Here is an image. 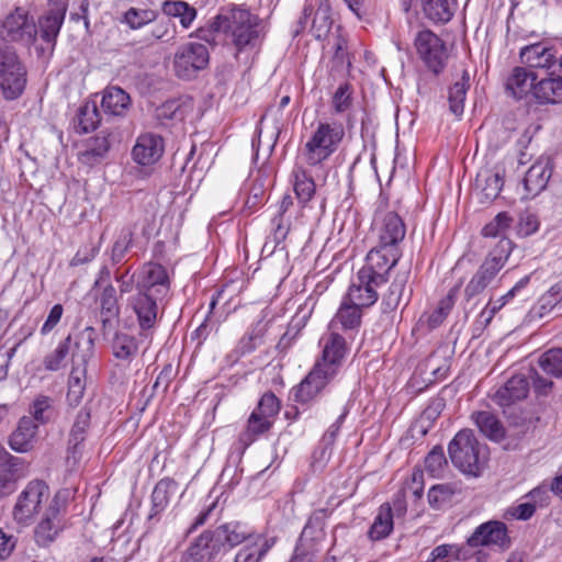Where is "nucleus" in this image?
Segmentation results:
<instances>
[{"instance_id": "0e129e2a", "label": "nucleus", "mask_w": 562, "mask_h": 562, "mask_svg": "<svg viewBox=\"0 0 562 562\" xmlns=\"http://www.w3.org/2000/svg\"><path fill=\"white\" fill-rule=\"evenodd\" d=\"M134 231L127 226L122 228L117 239L111 249V261L113 265L121 263L133 244Z\"/></svg>"}, {"instance_id": "bf43d9fd", "label": "nucleus", "mask_w": 562, "mask_h": 562, "mask_svg": "<svg viewBox=\"0 0 562 562\" xmlns=\"http://www.w3.org/2000/svg\"><path fill=\"white\" fill-rule=\"evenodd\" d=\"M515 297L513 291H508L506 294L502 295L497 300H490L484 308L481 311L476 324L481 326L482 329L486 328L493 317L499 312L507 303H509Z\"/></svg>"}, {"instance_id": "f03ea898", "label": "nucleus", "mask_w": 562, "mask_h": 562, "mask_svg": "<svg viewBox=\"0 0 562 562\" xmlns=\"http://www.w3.org/2000/svg\"><path fill=\"white\" fill-rule=\"evenodd\" d=\"M322 357L318 358V392L329 384L341 371L350 351V345L340 331H327L323 335Z\"/></svg>"}, {"instance_id": "338daca9", "label": "nucleus", "mask_w": 562, "mask_h": 562, "mask_svg": "<svg viewBox=\"0 0 562 562\" xmlns=\"http://www.w3.org/2000/svg\"><path fill=\"white\" fill-rule=\"evenodd\" d=\"M85 370L74 368L68 380L67 401L70 405H78L85 392Z\"/></svg>"}, {"instance_id": "58836bf2", "label": "nucleus", "mask_w": 562, "mask_h": 562, "mask_svg": "<svg viewBox=\"0 0 562 562\" xmlns=\"http://www.w3.org/2000/svg\"><path fill=\"white\" fill-rule=\"evenodd\" d=\"M394 529L392 506L390 503H383L378 508V514L368 530V538L371 541H381L387 538Z\"/></svg>"}, {"instance_id": "4d7b16f0", "label": "nucleus", "mask_w": 562, "mask_h": 562, "mask_svg": "<svg viewBox=\"0 0 562 562\" xmlns=\"http://www.w3.org/2000/svg\"><path fill=\"white\" fill-rule=\"evenodd\" d=\"M425 469L432 477H440L448 468V460L445 454L443 447L436 445L427 453L424 460Z\"/></svg>"}, {"instance_id": "09e8293b", "label": "nucleus", "mask_w": 562, "mask_h": 562, "mask_svg": "<svg viewBox=\"0 0 562 562\" xmlns=\"http://www.w3.org/2000/svg\"><path fill=\"white\" fill-rule=\"evenodd\" d=\"M161 10L167 16L179 18L184 29H189L196 18L195 8L181 0H166L161 4Z\"/></svg>"}, {"instance_id": "c756f323", "label": "nucleus", "mask_w": 562, "mask_h": 562, "mask_svg": "<svg viewBox=\"0 0 562 562\" xmlns=\"http://www.w3.org/2000/svg\"><path fill=\"white\" fill-rule=\"evenodd\" d=\"M520 60L528 68L550 69L557 61L555 50L543 43H536L520 49Z\"/></svg>"}, {"instance_id": "b1692460", "label": "nucleus", "mask_w": 562, "mask_h": 562, "mask_svg": "<svg viewBox=\"0 0 562 562\" xmlns=\"http://www.w3.org/2000/svg\"><path fill=\"white\" fill-rule=\"evenodd\" d=\"M223 554L207 530L195 538L183 552L180 562H218Z\"/></svg>"}, {"instance_id": "e2e57ef3", "label": "nucleus", "mask_w": 562, "mask_h": 562, "mask_svg": "<svg viewBox=\"0 0 562 562\" xmlns=\"http://www.w3.org/2000/svg\"><path fill=\"white\" fill-rule=\"evenodd\" d=\"M157 16V11L151 9L130 8L124 13L122 22L126 23L131 29L137 30L148 23L154 22Z\"/></svg>"}, {"instance_id": "412c9836", "label": "nucleus", "mask_w": 562, "mask_h": 562, "mask_svg": "<svg viewBox=\"0 0 562 562\" xmlns=\"http://www.w3.org/2000/svg\"><path fill=\"white\" fill-rule=\"evenodd\" d=\"M316 397V363L311 368L306 376L290 391V400L295 403L293 407L286 409L284 415L286 419H295L299 415V406L303 409L312 407Z\"/></svg>"}, {"instance_id": "680f3d73", "label": "nucleus", "mask_w": 562, "mask_h": 562, "mask_svg": "<svg viewBox=\"0 0 562 562\" xmlns=\"http://www.w3.org/2000/svg\"><path fill=\"white\" fill-rule=\"evenodd\" d=\"M540 368L554 378H562V348H551L539 358Z\"/></svg>"}, {"instance_id": "c9c22d12", "label": "nucleus", "mask_w": 562, "mask_h": 562, "mask_svg": "<svg viewBox=\"0 0 562 562\" xmlns=\"http://www.w3.org/2000/svg\"><path fill=\"white\" fill-rule=\"evenodd\" d=\"M131 106V97L122 88L109 86L104 89L101 108L105 114L124 116Z\"/></svg>"}, {"instance_id": "39448f33", "label": "nucleus", "mask_w": 562, "mask_h": 562, "mask_svg": "<svg viewBox=\"0 0 562 562\" xmlns=\"http://www.w3.org/2000/svg\"><path fill=\"white\" fill-rule=\"evenodd\" d=\"M306 151L297 157L293 170V188L299 203L304 207L315 195L316 183L314 181L313 167L316 165L314 154L316 151V131L311 133L305 145Z\"/></svg>"}, {"instance_id": "a18cd8bd", "label": "nucleus", "mask_w": 562, "mask_h": 562, "mask_svg": "<svg viewBox=\"0 0 562 562\" xmlns=\"http://www.w3.org/2000/svg\"><path fill=\"white\" fill-rule=\"evenodd\" d=\"M293 205L292 196L285 194L280 201L277 213L271 218V238L274 246L285 239L289 232V221L285 218V213Z\"/></svg>"}, {"instance_id": "7ed1b4c3", "label": "nucleus", "mask_w": 562, "mask_h": 562, "mask_svg": "<svg viewBox=\"0 0 562 562\" xmlns=\"http://www.w3.org/2000/svg\"><path fill=\"white\" fill-rule=\"evenodd\" d=\"M512 249V240L509 238H504L499 240L496 247L488 252L464 288V299L467 302H470L472 299L483 293L484 290L494 281L508 260Z\"/></svg>"}, {"instance_id": "79ce46f5", "label": "nucleus", "mask_w": 562, "mask_h": 562, "mask_svg": "<svg viewBox=\"0 0 562 562\" xmlns=\"http://www.w3.org/2000/svg\"><path fill=\"white\" fill-rule=\"evenodd\" d=\"M99 304L102 327L105 330L106 327L111 326L112 322L114 319H117L120 316V305L116 295V290L111 283H108L103 288L99 296Z\"/></svg>"}, {"instance_id": "0eeeda50", "label": "nucleus", "mask_w": 562, "mask_h": 562, "mask_svg": "<svg viewBox=\"0 0 562 562\" xmlns=\"http://www.w3.org/2000/svg\"><path fill=\"white\" fill-rule=\"evenodd\" d=\"M414 45L419 59L435 76L443 72L449 58L446 43L432 31H419Z\"/></svg>"}, {"instance_id": "423d86ee", "label": "nucleus", "mask_w": 562, "mask_h": 562, "mask_svg": "<svg viewBox=\"0 0 562 562\" xmlns=\"http://www.w3.org/2000/svg\"><path fill=\"white\" fill-rule=\"evenodd\" d=\"M225 34H231L238 50L254 47L258 41V18L246 9L233 8L225 10Z\"/></svg>"}, {"instance_id": "aec40b11", "label": "nucleus", "mask_w": 562, "mask_h": 562, "mask_svg": "<svg viewBox=\"0 0 562 562\" xmlns=\"http://www.w3.org/2000/svg\"><path fill=\"white\" fill-rule=\"evenodd\" d=\"M136 290L156 294L158 297H167L170 291V280L166 268L156 262L144 265Z\"/></svg>"}, {"instance_id": "5701e85b", "label": "nucleus", "mask_w": 562, "mask_h": 562, "mask_svg": "<svg viewBox=\"0 0 562 562\" xmlns=\"http://www.w3.org/2000/svg\"><path fill=\"white\" fill-rule=\"evenodd\" d=\"M165 151L164 138L154 133L140 134L132 149L135 162L142 166H149L157 162Z\"/></svg>"}, {"instance_id": "6ab92c4d", "label": "nucleus", "mask_w": 562, "mask_h": 562, "mask_svg": "<svg viewBox=\"0 0 562 562\" xmlns=\"http://www.w3.org/2000/svg\"><path fill=\"white\" fill-rule=\"evenodd\" d=\"M149 338V334L139 329L137 334L126 330H116L111 339L113 357L130 364L139 355L140 347Z\"/></svg>"}, {"instance_id": "37998d69", "label": "nucleus", "mask_w": 562, "mask_h": 562, "mask_svg": "<svg viewBox=\"0 0 562 562\" xmlns=\"http://www.w3.org/2000/svg\"><path fill=\"white\" fill-rule=\"evenodd\" d=\"M272 426V422L252 412L248 417L245 429L238 436L243 449L248 448L258 437L269 432Z\"/></svg>"}, {"instance_id": "4c0bfd02", "label": "nucleus", "mask_w": 562, "mask_h": 562, "mask_svg": "<svg viewBox=\"0 0 562 562\" xmlns=\"http://www.w3.org/2000/svg\"><path fill=\"white\" fill-rule=\"evenodd\" d=\"M471 419L482 435L492 441H501L505 438L506 430L502 422L491 412L479 411L471 414Z\"/></svg>"}, {"instance_id": "ddd939ff", "label": "nucleus", "mask_w": 562, "mask_h": 562, "mask_svg": "<svg viewBox=\"0 0 562 562\" xmlns=\"http://www.w3.org/2000/svg\"><path fill=\"white\" fill-rule=\"evenodd\" d=\"M387 198L380 195L379 206L375 211L374 221L380 222L379 244L395 248L405 237L406 226L402 217L394 211L384 212Z\"/></svg>"}, {"instance_id": "6e6d98bb", "label": "nucleus", "mask_w": 562, "mask_h": 562, "mask_svg": "<svg viewBox=\"0 0 562 562\" xmlns=\"http://www.w3.org/2000/svg\"><path fill=\"white\" fill-rule=\"evenodd\" d=\"M271 546L265 538L247 543L236 553L234 562H261Z\"/></svg>"}, {"instance_id": "e433bc0d", "label": "nucleus", "mask_w": 562, "mask_h": 562, "mask_svg": "<svg viewBox=\"0 0 562 562\" xmlns=\"http://www.w3.org/2000/svg\"><path fill=\"white\" fill-rule=\"evenodd\" d=\"M316 552V529L308 519L299 538L294 554L289 562H314Z\"/></svg>"}, {"instance_id": "052dcab7", "label": "nucleus", "mask_w": 562, "mask_h": 562, "mask_svg": "<svg viewBox=\"0 0 562 562\" xmlns=\"http://www.w3.org/2000/svg\"><path fill=\"white\" fill-rule=\"evenodd\" d=\"M513 222L514 218L508 212H499L491 222L484 225L481 234L484 237H502V240L505 238L504 235L510 228Z\"/></svg>"}, {"instance_id": "603ef678", "label": "nucleus", "mask_w": 562, "mask_h": 562, "mask_svg": "<svg viewBox=\"0 0 562 562\" xmlns=\"http://www.w3.org/2000/svg\"><path fill=\"white\" fill-rule=\"evenodd\" d=\"M407 279L408 272L400 273L394 278L387 292L382 297L381 308L383 313H391L397 308L405 290Z\"/></svg>"}, {"instance_id": "cd10ccee", "label": "nucleus", "mask_w": 562, "mask_h": 562, "mask_svg": "<svg viewBox=\"0 0 562 562\" xmlns=\"http://www.w3.org/2000/svg\"><path fill=\"white\" fill-rule=\"evenodd\" d=\"M38 425L30 416L20 418L16 428L9 437V446L19 453H25L33 449Z\"/></svg>"}, {"instance_id": "c03bdc74", "label": "nucleus", "mask_w": 562, "mask_h": 562, "mask_svg": "<svg viewBox=\"0 0 562 562\" xmlns=\"http://www.w3.org/2000/svg\"><path fill=\"white\" fill-rule=\"evenodd\" d=\"M460 492L456 483L435 484L428 491V504L435 510L443 509L453 503L454 496Z\"/></svg>"}, {"instance_id": "2eb2a0df", "label": "nucleus", "mask_w": 562, "mask_h": 562, "mask_svg": "<svg viewBox=\"0 0 562 562\" xmlns=\"http://www.w3.org/2000/svg\"><path fill=\"white\" fill-rule=\"evenodd\" d=\"M90 424L91 409L85 406L77 413L68 435L66 464L70 469L76 468L82 458Z\"/></svg>"}, {"instance_id": "20e7f679", "label": "nucleus", "mask_w": 562, "mask_h": 562, "mask_svg": "<svg viewBox=\"0 0 562 562\" xmlns=\"http://www.w3.org/2000/svg\"><path fill=\"white\" fill-rule=\"evenodd\" d=\"M26 86V69L15 50L0 41V89L5 100H15Z\"/></svg>"}, {"instance_id": "9b49d317", "label": "nucleus", "mask_w": 562, "mask_h": 562, "mask_svg": "<svg viewBox=\"0 0 562 562\" xmlns=\"http://www.w3.org/2000/svg\"><path fill=\"white\" fill-rule=\"evenodd\" d=\"M207 531L222 553L241 543L247 544L263 539L252 527L241 521H229Z\"/></svg>"}, {"instance_id": "a211bd4d", "label": "nucleus", "mask_w": 562, "mask_h": 562, "mask_svg": "<svg viewBox=\"0 0 562 562\" xmlns=\"http://www.w3.org/2000/svg\"><path fill=\"white\" fill-rule=\"evenodd\" d=\"M323 58H329V72H338L344 70L348 57L347 41L342 35L340 25L329 26L323 37L322 43Z\"/></svg>"}, {"instance_id": "5fc2aeb1", "label": "nucleus", "mask_w": 562, "mask_h": 562, "mask_svg": "<svg viewBox=\"0 0 562 562\" xmlns=\"http://www.w3.org/2000/svg\"><path fill=\"white\" fill-rule=\"evenodd\" d=\"M100 123V113L94 102H86L77 113L76 128L82 134L94 131Z\"/></svg>"}, {"instance_id": "dca6fc26", "label": "nucleus", "mask_w": 562, "mask_h": 562, "mask_svg": "<svg viewBox=\"0 0 562 562\" xmlns=\"http://www.w3.org/2000/svg\"><path fill=\"white\" fill-rule=\"evenodd\" d=\"M400 255L396 248L382 246L369 251L362 270V278H378V282H386L390 270L397 263Z\"/></svg>"}, {"instance_id": "393cba45", "label": "nucleus", "mask_w": 562, "mask_h": 562, "mask_svg": "<svg viewBox=\"0 0 562 562\" xmlns=\"http://www.w3.org/2000/svg\"><path fill=\"white\" fill-rule=\"evenodd\" d=\"M530 382L524 374H515L497 389L492 396L494 403L502 407L510 406L527 397Z\"/></svg>"}, {"instance_id": "f257e3e1", "label": "nucleus", "mask_w": 562, "mask_h": 562, "mask_svg": "<svg viewBox=\"0 0 562 562\" xmlns=\"http://www.w3.org/2000/svg\"><path fill=\"white\" fill-rule=\"evenodd\" d=\"M484 447L471 429L458 431L448 445V454L456 469L467 476L481 475L486 458Z\"/></svg>"}, {"instance_id": "3c124183", "label": "nucleus", "mask_w": 562, "mask_h": 562, "mask_svg": "<svg viewBox=\"0 0 562 562\" xmlns=\"http://www.w3.org/2000/svg\"><path fill=\"white\" fill-rule=\"evenodd\" d=\"M226 13L221 11L216 16L211 19L205 25L199 27L194 32V36L212 46L217 45V36L225 34ZM193 36V34H191Z\"/></svg>"}, {"instance_id": "f8f14e48", "label": "nucleus", "mask_w": 562, "mask_h": 562, "mask_svg": "<svg viewBox=\"0 0 562 562\" xmlns=\"http://www.w3.org/2000/svg\"><path fill=\"white\" fill-rule=\"evenodd\" d=\"M210 53L205 45L188 43L182 45L175 55V71L181 79H192L200 70L206 68Z\"/></svg>"}, {"instance_id": "bb28decb", "label": "nucleus", "mask_w": 562, "mask_h": 562, "mask_svg": "<svg viewBox=\"0 0 562 562\" xmlns=\"http://www.w3.org/2000/svg\"><path fill=\"white\" fill-rule=\"evenodd\" d=\"M344 136L341 123H318V164L338 149Z\"/></svg>"}, {"instance_id": "774afa93", "label": "nucleus", "mask_w": 562, "mask_h": 562, "mask_svg": "<svg viewBox=\"0 0 562 562\" xmlns=\"http://www.w3.org/2000/svg\"><path fill=\"white\" fill-rule=\"evenodd\" d=\"M53 400L48 396H38L34 401L31 413L33 420L42 424L47 423L50 418Z\"/></svg>"}, {"instance_id": "4be33fe9", "label": "nucleus", "mask_w": 562, "mask_h": 562, "mask_svg": "<svg viewBox=\"0 0 562 562\" xmlns=\"http://www.w3.org/2000/svg\"><path fill=\"white\" fill-rule=\"evenodd\" d=\"M69 0H48V10L40 18L41 37L46 43H55L64 23Z\"/></svg>"}, {"instance_id": "49530a36", "label": "nucleus", "mask_w": 562, "mask_h": 562, "mask_svg": "<svg viewBox=\"0 0 562 562\" xmlns=\"http://www.w3.org/2000/svg\"><path fill=\"white\" fill-rule=\"evenodd\" d=\"M456 0H423L425 15L435 23L449 22L454 13Z\"/></svg>"}, {"instance_id": "ea45409f", "label": "nucleus", "mask_w": 562, "mask_h": 562, "mask_svg": "<svg viewBox=\"0 0 562 562\" xmlns=\"http://www.w3.org/2000/svg\"><path fill=\"white\" fill-rule=\"evenodd\" d=\"M178 483L170 477L159 480L151 493V512L149 518L164 512L170 503V498L177 493Z\"/></svg>"}, {"instance_id": "473e14b6", "label": "nucleus", "mask_w": 562, "mask_h": 562, "mask_svg": "<svg viewBox=\"0 0 562 562\" xmlns=\"http://www.w3.org/2000/svg\"><path fill=\"white\" fill-rule=\"evenodd\" d=\"M538 76L524 67H515L506 81V92L516 100H521L529 93L533 95Z\"/></svg>"}, {"instance_id": "69168bd1", "label": "nucleus", "mask_w": 562, "mask_h": 562, "mask_svg": "<svg viewBox=\"0 0 562 562\" xmlns=\"http://www.w3.org/2000/svg\"><path fill=\"white\" fill-rule=\"evenodd\" d=\"M281 408L280 400L272 392H266L259 400L256 408L252 411L274 424L276 417Z\"/></svg>"}, {"instance_id": "864d4df0", "label": "nucleus", "mask_w": 562, "mask_h": 562, "mask_svg": "<svg viewBox=\"0 0 562 562\" xmlns=\"http://www.w3.org/2000/svg\"><path fill=\"white\" fill-rule=\"evenodd\" d=\"M353 86L349 81H342L330 97V108L334 114H344L353 105Z\"/></svg>"}, {"instance_id": "de8ad7c7", "label": "nucleus", "mask_w": 562, "mask_h": 562, "mask_svg": "<svg viewBox=\"0 0 562 562\" xmlns=\"http://www.w3.org/2000/svg\"><path fill=\"white\" fill-rule=\"evenodd\" d=\"M63 529V520H53L43 517L34 528V541L41 548H48Z\"/></svg>"}, {"instance_id": "f3484780", "label": "nucleus", "mask_w": 562, "mask_h": 562, "mask_svg": "<svg viewBox=\"0 0 562 562\" xmlns=\"http://www.w3.org/2000/svg\"><path fill=\"white\" fill-rule=\"evenodd\" d=\"M273 186L272 167L263 166L251 173L246 184L247 198L244 212L252 214L266 202V193Z\"/></svg>"}, {"instance_id": "1a4fd4ad", "label": "nucleus", "mask_w": 562, "mask_h": 562, "mask_svg": "<svg viewBox=\"0 0 562 562\" xmlns=\"http://www.w3.org/2000/svg\"><path fill=\"white\" fill-rule=\"evenodd\" d=\"M166 297L136 290L127 299V307L133 311L136 316L139 329L149 334L156 327L159 312L164 310Z\"/></svg>"}, {"instance_id": "2f4dec72", "label": "nucleus", "mask_w": 562, "mask_h": 562, "mask_svg": "<svg viewBox=\"0 0 562 562\" xmlns=\"http://www.w3.org/2000/svg\"><path fill=\"white\" fill-rule=\"evenodd\" d=\"M505 170L499 167L482 169L475 179V187L481 190L484 198L481 202L494 201L504 187Z\"/></svg>"}, {"instance_id": "f704fd0d", "label": "nucleus", "mask_w": 562, "mask_h": 562, "mask_svg": "<svg viewBox=\"0 0 562 562\" xmlns=\"http://www.w3.org/2000/svg\"><path fill=\"white\" fill-rule=\"evenodd\" d=\"M533 98L540 104H554L562 102V77L554 76L553 72L548 77L537 80L533 87Z\"/></svg>"}, {"instance_id": "4468645a", "label": "nucleus", "mask_w": 562, "mask_h": 562, "mask_svg": "<svg viewBox=\"0 0 562 562\" xmlns=\"http://www.w3.org/2000/svg\"><path fill=\"white\" fill-rule=\"evenodd\" d=\"M467 543L471 548L496 547L505 551L510 548L512 540L505 522L501 520H488L474 529L472 535L468 538Z\"/></svg>"}, {"instance_id": "7c9ffc66", "label": "nucleus", "mask_w": 562, "mask_h": 562, "mask_svg": "<svg viewBox=\"0 0 562 562\" xmlns=\"http://www.w3.org/2000/svg\"><path fill=\"white\" fill-rule=\"evenodd\" d=\"M552 176V165L549 159L535 162L526 172L522 180L528 196L535 198L548 186Z\"/></svg>"}, {"instance_id": "8fccbe9b", "label": "nucleus", "mask_w": 562, "mask_h": 562, "mask_svg": "<svg viewBox=\"0 0 562 562\" xmlns=\"http://www.w3.org/2000/svg\"><path fill=\"white\" fill-rule=\"evenodd\" d=\"M470 88V74L467 69L463 70L460 81L454 82L449 88V110L456 116H461L464 111V101L467 92Z\"/></svg>"}, {"instance_id": "72a5a7b5", "label": "nucleus", "mask_w": 562, "mask_h": 562, "mask_svg": "<svg viewBox=\"0 0 562 562\" xmlns=\"http://www.w3.org/2000/svg\"><path fill=\"white\" fill-rule=\"evenodd\" d=\"M110 135V133L101 131L98 135L88 139L86 149L78 155L79 161L88 167H93L103 161L111 147Z\"/></svg>"}, {"instance_id": "a878e982", "label": "nucleus", "mask_w": 562, "mask_h": 562, "mask_svg": "<svg viewBox=\"0 0 562 562\" xmlns=\"http://www.w3.org/2000/svg\"><path fill=\"white\" fill-rule=\"evenodd\" d=\"M385 282H378V278H362V270L357 273V281H353L348 290V299L351 303L361 307L373 305L379 295L376 288Z\"/></svg>"}, {"instance_id": "13d9d810", "label": "nucleus", "mask_w": 562, "mask_h": 562, "mask_svg": "<svg viewBox=\"0 0 562 562\" xmlns=\"http://www.w3.org/2000/svg\"><path fill=\"white\" fill-rule=\"evenodd\" d=\"M71 341V336L68 335L58 344L55 350L44 357L43 366L46 370L58 371L63 367L66 358L70 352Z\"/></svg>"}, {"instance_id": "9d476101", "label": "nucleus", "mask_w": 562, "mask_h": 562, "mask_svg": "<svg viewBox=\"0 0 562 562\" xmlns=\"http://www.w3.org/2000/svg\"><path fill=\"white\" fill-rule=\"evenodd\" d=\"M48 497V486L38 480L27 483L18 496L13 507V518L18 524L30 525L33 517L40 512L42 503Z\"/></svg>"}, {"instance_id": "c85d7f7f", "label": "nucleus", "mask_w": 562, "mask_h": 562, "mask_svg": "<svg viewBox=\"0 0 562 562\" xmlns=\"http://www.w3.org/2000/svg\"><path fill=\"white\" fill-rule=\"evenodd\" d=\"M25 461L20 457H9L0 461V498L16 490L19 479L24 475Z\"/></svg>"}, {"instance_id": "6e6552de", "label": "nucleus", "mask_w": 562, "mask_h": 562, "mask_svg": "<svg viewBox=\"0 0 562 562\" xmlns=\"http://www.w3.org/2000/svg\"><path fill=\"white\" fill-rule=\"evenodd\" d=\"M37 34L35 21L29 10L16 7L2 22L0 35L2 42H14L31 45Z\"/></svg>"}, {"instance_id": "a19ab883", "label": "nucleus", "mask_w": 562, "mask_h": 562, "mask_svg": "<svg viewBox=\"0 0 562 562\" xmlns=\"http://www.w3.org/2000/svg\"><path fill=\"white\" fill-rule=\"evenodd\" d=\"M361 306L353 303L341 305L328 328L331 331H347L359 328L361 324Z\"/></svg>"}]
</instances>
